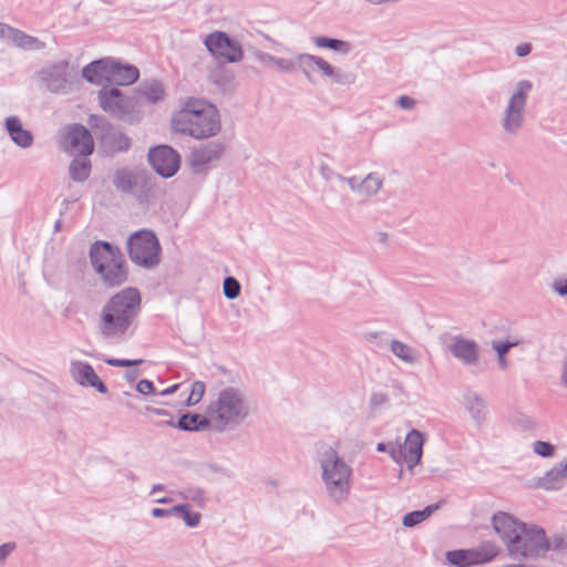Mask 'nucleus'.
<instances>
[{
    "label": "nucleus",
    "mask_w": 567,
    "mask_h": 567,
    "mask_svg": "<svg viewBox=\"0 0 567 567\" xmlns=\"http://www.w3.org/2000/svg\"><path fill=\"white\" fill-rule=\"evenodd\" d=\"M292 69L287 73L296 72L300 70L303 75L311 81L312 72L317 68V55L309 53H298L293 58H289Z\"/></svg>",
    "instance_id": "7c9ffc66"
},
{
    "label": "nucleus",
    "mask_w": 567,
    "mask_h": 567,
    "mask_svg": "<svg viewBox=\"0 0 567 567\" xmlns=\"http://www.w3.org/2000/svg\"><path fill=\"white\" fill-rule=\"evenodd\" d=\"M533 451L542 457H551L555 454V446L549 442L535 441L533 443Z\"/></svg>",
    "instance_id": "37998d69"
},
{
    "label": "nucleus",
    "mask_w": 567,
    "mask_h": 567,
    "mask_svg": "<svg viewBox=\"0 0 567 567\" xmlns=\"http://www.w3.org/2000/svg\"><path fill=\"white\" fill-rule=\"evenodd\" d=\"M138 75L140 72L136 66L130 64H122L121 62L113 59L111 84L130 85L138 79Z\"/></svg>",
    "instance_id": "bb28decb"
},
{
    "label": "nucleus",
    "mask_w": 567,
    "mask_h": 567,
    "mask_svg": "<svg viewBox=\"0 0 567 567\" xmlns=\"http://www.w3.org/2000/svg\"><path fill=\"white\" fill-rule=\"evenodd\" d=\"M39 84L52 94H68L73 90L76 68L70 60L44 64L35 73Z\"/></svg>",
    "instance_id": "0eeeda50"
},
{
    "label": "nucleus",
    "mask_w": 567,
    "mask_h": 567,
    "mask_svg": "<svg viewBox=\"0 0 567 567\" xmlns=\"http://www.w3.org/2000/svg\"><path fill=\"white\" fill-rule=\"evenodd\" d=\"M551 288L558 296H567V277L556 278L551 284Z\"/></svg>",
    "instance_id": "8fccbe9b"
},
{
    "label": "nucleus",
    "mask_w": 567,
    "mask_h": 567,
    "mask_svg": "<svg viewBox=\"0 0 567 567\" xmlns=\"http://www.w3.org/2000/svg\"><path fill=\"white\" fill-rule=\"evenodd\" d=\"M207 79L223 92H229L234 87L235 75L224 63L210 68Z\"/></svg>",
    "instance_id": "cd10ccee"
},
{
    "label": "nucleus",
    "mask_w": 567,
    "mask_h": 567,
    "mask_svg": "<svg viewBox=\"0 0 567 567\" xmlns=\"http://www.w3.org/2000/svg\"><path fill=\"white\" fill-rule=\"evenodd\" d=\"M97 100L101 109L115 118L130 123L140 120L138 100L134 95H125L117 87H103Z\"/></svg>",
    "instance_id": "6e6552de"
},
{
    "label": "nucleus",
    "mask_w": 567,
    "mask_h": 567,
    "mask_svg": "<svg viewBox=\"0 0 567 567\" xmlns=\"http://www.w3.org/2000/svg\"><path fill=\"white\" fill-rule=\"evenodd\" d=\"M184 499H189L202 504L204 502V491L198 487H190L181 493Z\"/></svg>",
    "instance_id": "c03bdc74"
},
{
    "label": "nucleus",
    "mask_w": 567,
    "mask_h": 567,
    "mask_svg": "<svg viewBox=\"0 0 567 567\" xmlns=\"http://www.w3.org/2000/svg\"><path fill=\"white\" fill-rule=\"evenodd\" d=\"M200 514L199 513H193L189 511V508H186L184 514L182 515V518L184 523L188 527H197L200 523Z\"/></svg>",
    "instance_id": "de8ad7c7"
},
{
    "label": "nucleus",
    "mask_w": 567,
    "mask_h": 567,
    "mask_svg": "<svg viewBox=\"0 0 567 567\" xmlns=\"http://www.w3.org/2000/svg\"><path fill=\"white\" fill-rule=\"evenodd\" d=\"M136 390L143 394V395H148V394H153L155 393V386L153 384L152 381L150 380H141L137 384H136Z\"/></svg>",
    "instance_id": "603ef678"
},
{
    "label": "nucleus",
    "mask_w": 567,
    "mask_h": 567,
    "mask_svg": "<svg viewBox=\"0 0 567 567\" xmlns=\"http://www.w3.org/2000/svg\"><path fill=\"white\" fill-rule=\"evenodd\" d=\"M561 381L567 388V357L565 358L563 362V370H561Z\"/></svg>",
    "instance_id": "e2e57ef3"
},
{
    "label": "nucleus",
    "mask_w": 567,
    "mask_h": 567,
    "mask_svg": "<svg viewBox=\"0 0 567 567\" xmlns=\"http://www.w3.org/2000/svg\"><path fill=\"white\" fill-rule=\"evenodd\" d=\"M378 452H388L391 458L399 463L398 457V446L394 443H378L377 444Z\"/></svg>",
    "instance_id": "09e8293b"
},
{
    "label": "nucleus",
    "mask_w": 567,
    "mask_h": 567,
    "mask_svg": "<svg viewBox=\"0 0 567 567\" xmlns=\"http://www.w3.org/2000/svg\"><path fill=\"white\" fill-rule=\"evenodd\" d=\"M213 430L229 431L245 423L254 413V405L247 389L238 384H220L207 406Z\"/></svg>",
    "instance_id": "7ed1b4c3"
},
{
    "label": "nucleus",
    "mask_w": 567,
    "mask_h": 567,
    "mask_svg": "<svg viewBox=\"0 0 567 567\" xmlns=\"http://www.w3.org/2000/svg\"><path fill=\"white\" fill-rule=\"evenodd\" d=\"M130 259L144 268H154L161 262V245L152 230L142 229L127 239Z\"/></svg>",
    "instance_id": "1a4fd4ad"
},
{
    "label": "nucleus",
    "mask_w": 567,
    "mask_h": 567,
    "mask_svg": "<svg viewBox=\"0 0 567 567\" xmlns=\"http://www.w3.org/2000/svg\"><path fill=\"white\" fill-rule=\"evenodd\" d=\"M333 179L341 182V183H346L349 186V181L353 179V176H343L336 171V176H333Z\"/></svg>",
    "instance_id": "052dcab7"
},
{
    "label": "nucleus",
    "mask_w": 567,
    "mask_h": 567,
    "mask_svg": "<svg viewBox=\"0 0 567 567\" xmlns=\"http://www.w3.org/2000/svg\"><path fill=\"white\" fill-rule=\"evenodd\" d=\"M178 386H179L178 384H174V385H172V386H169V388H167V389L163 390V391L161 392V395H168V394H172V393H174V392L178 389Z\"/></svg>",
    "instance_id": "0e129e2a"
},
{
    "label": "nucleus",
    "mask_w": 567,
    "mask_h": 567,
    "mask_svg": "<svg viewBox=\"0 0 567 567\" xmlns=\"http://www.w3.org/2000/svg\"><path fill=\"white\" fill-rule=\"evenodd\" d=\"M150 411H152L153 413H155L157 415H162V416L169 415V412L166 410H163V409H150Z\"/></svg>",
    "instance_id": "774afa93"
},
{
    "label": "nucleus",
    "mask_w": 567,
    "mask_h": 567,
    "mask_svg": "<svg viewBox=\"0 0 567 567\" xmlns=\"http://www.w3.org/2000/svg\"><path fill=\"white\" fill-rule=\"evenodd\" d=\"M532 90L529 81H519L502 115V128L508 136H517L525 123L526 104Z\"/></svg>",
    "instance_id": "9d476101"
},
{
    "label": "nucleus",
    "mask_w": 567,
    "mask_h": 567,
    "mask_svg": "<svg viewBox=\"0 0 567 567\" xmlns=\"http://www.w3.org/2000/svg\"><path fill=\"white\" fill-rule=\"evenodd\" d=\"M147 157L151 166L162 177H172L179 168V155L171 146L153 147L148 151Z\"/></svg>",
    "instance_id": "2eb2a0df"
},
{
    "label": "nucleus",
    "mask_w": 567,
    "mask_h": 567,
    "mask_svg": "<svg viewBox=\"0 0 567 567\" xmlns=\"http://www.w3.org/2000/svg\"><path fill=\"white\" fill-rule=\"evenodd\" d=\"M142 297L136 288H125L113 295L101 308L97 330L105 340L123 339L136 321Z\"/></svg>",
    "instance_id": "f03ea898"
},
{
    "label": "nucleus",
    "mask_w": 567,
    "mask_h": 567,
    "mask_svg": "<svg viewBox=\"0 0 567 567\" xmlns=\"http://www.w3.org/2000/svg\"><path fill=\"white\" fill-rule=\"evenodd\" d=\"M9 42L27 51H41L45 48L43 41L16 28L12 31Z\"/></svg>",
    "instance_id": "c756f323"
},
{
    "label": "nucleus",
    "mask_w": 567,
    "mask_h": 567,
    "mask_svg": "<svg viewBox=\"0 0 567 567\" xmlns=\"http://www.w3.org/2000/svg\"><path fill=\"white\" fill-rule=\"evenodd\" d=\"M440 508V503L427 505L425 508L421 511H414L411 513H408L403 516L402 524L405 527H414L417 524L425 520L427 517H430L436 509Z\"/></svg>",
    "instance_id": "72a5a7b5"
},
{
    "label": "nucleus",
    "mask_w": 567,
    "mask_h": 567,
    "mask_svg": "<svg viewBox=\"0 0 567 567\" xmlns=\"http://www.w3.org/2000/svg\"><path fill=\"white\" fill-rule=\"evenodd\" d=\"M499 554V547L493 542H483L471 549L449 550L445 558L455 567H468L492 561Z\"/></svg>",
    "instance_id": "4468645a"
},
{
    "label": "nucleus",
    "mask_w": 567,
    "mask_h": 567,
    "mask_svg": "<svg viewBox=\"0 0 567 567\" xmlns=\"http://www.w3.org/2000/svg\"><path fill=\"white\" fill-rule=\"evenodd\" d=\"M396 103L403 110H412L416 104L415 100L408 95L400 96Z\"/></svg>",
    "instance_id": "5fc2aeb1"
},
{
    "label": "nucleus",
    "mask_w": 567,
    "mask_h": 567,
    "mask_svg": "<svg viewBox=\"0 0 567 567\" xmlns=\"http://www.w3.org/2000/svg\"><path fill=\"white\" fill-rule=\"evenodd\" d=\"M113 185L124 194L135 196L144 200L152 193L155 183L154 177L143 168H120L113 175Z\"/></svg>",
    "instance_id": "9b49d317"
},
{
    "label": "nucleus",
    "mask_w": 567,
    "mask_h": 567,
    "mask_svg": "<svg viewBox=\"0 0 567 567\" xmlns=\"http://www.w3.org/2000/svg\"><path fill=\"white\" fill-rule=\"evenodd\" d=\"M313 43L318 48L330 49V50H333V51H337V52H340L343 54L349 53L351 50V45L349 42H346V41L339 40V39L327 38V37H316L313 39Z\"/></svg>",
    "instance_id": "e433bc0d"
},
{
    "label": "nucleus",
    "mask_w": 567,
    "mask_h": 567,
    "mask_svg": "<svg viewBox=\"0 0 567 567\" xmlns=\"http://www.w3.org/2000/svg\"><path fill=\"white\" fill-rule=\"evenodd\" d=\"M545 543H546V545L544 546L545 547L544 554L548 550H554V551H566L567 550V539L565 537H563L561 535H555L550 539H548L545 536Z\"/></svg>",
    "instance_id": "ea45409f"
},
{
    "label": "nucleus",
    "mask_w": 567,
    "mask_h": 567,
    "mask_svg": "<svg viewBox=\"0 0 567 567\" xmlns=\"http://www.w3.org/2000/svg\"><path fill=\"white\" fill-rule=\"evenodd\" d=\"M164 94L165 91L163 84L159 81H152L144 83L135 96L137 97L140 105L142 100H146L150 103H156L163 100Z\"/></svg>",
    "instance_id": "2f4dec72"
},
{
    "label": "nucleus",
    "mask_w": 567,
    "mask_h": 567,
    "mask_svg": "<svg viewBox=\"0 0 567 567\" xmlns=\"http://www.w3.org/2000/svg\"><path fill=\"white\" fill-rule=\"evenodd\" d=\"M69 173L74 182H84L91 173V162L86 158H74L69 167Z\"/></svg>",
    "instance_id": "f704fd0d"
},
{
    "label": "nucleus",
    "mask_w": 567,
    "mask_h": 567,
    "mask_svg": "<svg viewBox=\"0 0 567 567\" xmlns=\"http://www.w3.org/2000/svg\"><path fill=\"white\" fill-rule=\"evenodd\" d=\"M152 516L156 518L168 517L167 509L155 507L152 509Z\"/></svg>",
    "instance_id": "bf43d9fd"
},
{
    "label": "nucleus",
    "mask_w": 567,
    "mask_h": 567,
    "mask_svg": "<svg viewBox=\"0 0 567 567\" xmlns=\"http://www.w3.org/2000/svg\"><path fill=\"white\" fill-rule=\"evenodd\" d=\"M189 504H178V505H175L173 506L172 508H168L167 512H168V516H172V515H183L185 509L186 508H189Z\"/></svg>",
    "instance_id": "4d7b16f0"
},
{
    "label": "nucleus",
    "mask_w": 567,
    "mask_h": 567,
    "mask_svg": "<svg viewBox=\"0 0 567 567\" xmlns=\"http://www.w3.org/2000/svg\"><path fill=\"white\" fill-rule=\"evenodd\" d=\"M254 58L265 65H275L279 71L286 72L292 69L289 58H277L260 50L252 51Z\"/></svg>",
    "instance_id": "473e14b6"
},
{
    "label": "nucleus",
    "mask_w": 567,
    "mask_h": 567,
    "mask_svg": "<svg viewBox=\"0 0 567 567\" xmlns=\"http://www.w3.org/2000/svg\"><path fill=\"white\" fill-rule=\"evenodd\" d=\"M205 388L206 386H205L204 382L195 381L192 384V390H190L189 396L186 401V404L188 406H190V405H195L196 403H198L205 393Z\"/></svg>",
    "instance_id": "79ce46f5"
},
{
    "label": "nucleus",
    "mask_w": 567,
    "mask_h": 567,
    "mask_svg": "<svg viewBox=\"0 0 567 567\" xmlns=\"http://www.w3.org/2000/svg\"><path fill=\"white\" fill-rule=\"evenodd\" d=\"M6 128L14 144L22 148H28L33 144V135L30 131L24 130L22 122L18 116H9L6 118Z\"/></svg>",
    "instance_id": "a878e982"
},
{
    "label": "nucleus",
    "mask_w": 567,
    "mask_h": 567,
    "mask_svg": "<svg viewBox=\"0 0 567 567\" xmlns=\"http://www.w3.org/2000/svg\"><path fill=\"white\" fill-rule=\"evenodd\" d=\"M567 480V463H559L547 471L538 481V487L545 491H559Z\"/></svg>",
    "instance_id": "393cba45"
},
{
    "label": "nucleus",
    "mask_w": 567,
    "mask_h": 567,
    "mask_svg": "<svg viewBox=\"0 0 567 567\" xmlns=\"http://www.w3.org/2000/svg\"><path fill=\"white\" fill-rule=\"evenodd\" d=\"M223 292L227 299H236L240 293V284L234 277H226L223 284Z\"/></svg>",
    "instance_id": "58836bf2"
},
{
    "label": "nucleus",
    "mask_w": 567,
    "mask_h": 567,
    "mask_svg": "<svg viewBox=\"0 0 567 567\" xmlns=\"http://www.w3.org/2000/svg\"><path fill=\"white\" fill-rule=\"evenodd\" d=\"M17 545L13 542L4 543L0 546V567H2L7 558L13 553Z\"/></svg>",
    "instance_id": "3c124183"
},
{
    "label": "nucleus",
    "mask_w": 567,
    "mask_h": 567,
    "mask_svg": "<svg viewBox=\"0 0 567 567\" xmlns=\"http://www.w3.org/2000/svg\"><path fill=\"white\" fill-rule=\"evenodd\" d=\"M104 361H105V363H107L111 367H123V368L138 365L144 362V360H142V359L128 360V359H113V358L105 359Z\"/></svg>",
    "instance_id": "49530a36"
},
{
    "label": "nucleus",
    "mask_w": 567,
    "mask_h": 567,
    "mask_svg": "<svg viewBox=\"0 0 567 567\" xmlns=\"http://www.w3.org/2000/svg\"><path fill=\"white\" fill-rule=\"evenodd\" d=\"M318 171L321 178L326 182L333 181V176H336V169L326 161H320Z\"/></svg>",
    "instance_id": "a18cd8bd"
},
{
    "label": "nucleus",
    "mask_w": 567,
    "mask_h": 567,
    "mask_svg": "<svg viewBox=\"0 0 567 567\" xmlns=\"http://www.w3.org/2000/svg\"><path fill=\"white\" fill-rule=\"evenodd\" d=\"M225 152V144L219 141H212L192 150L188 155V163L196 172H203L205 166L221 158Z\"/></svg>",
    "instance_id": "f3484780"
},
{
    "label": "nucleus",
    "mask_w": 567,
    "mask_h": 567,
    "mask_svg": "<svg viewBox=\"0 0 567 567\" xmlns=\"http://www.w3.org/2000/svg\"><path fill=\"white\" fill-rule=\"evenodd\" d=\"M70 374L72 379L82 386L95 388L97 392L102 394L107 392V386L101 381L93 367L87 362L72 361L70 364Z\"/></svg>",
    "instance_id": "412c9836"
},
{
    "label": "nucleus",
    "mask_w": 567,
    "mask_h": 567,
    "mask_svg": "<svg viewBox=\"0 0 567 567\" xmlns=\"http://www.w3.org/2000/svg\"><path fill=\"white\" fill-rule=\"evenodd\" d=\"M138 374H140V370H131V371H126V372H125V378H126L130 382H132V381H134V380H136V379H137Z\"/></svg>",
    "instance_id": "680f3d73"
},
{
    "label": "nucleus",
    "mask_w": 567,
    "mask_h": 567,
    "mask_svg": "<svg viewBox=\"0 0 567 567\" xmlns=\"http://www.w3.org/2000/svg\"><path fill=\"white\" fill-rule=\"evenodd\" d=\"M317 69L322 72L323 76L329 78L337 84L349 85L354 82V76L352 74L333 68L330 63L320 56H317Z\"/></svg>",
    "instance_id": "c85d7f7f"
},
{
    "label": "nucleus",
    "mask_w": 567,
    "mask_h": 567,
    "mask_svg": "<svg viewBox=\"0 0 567 567\" xmlns=\"http://www.w3.org/2000/svg\"><path fill=\"white\" fill-rule=\"evenodd\" d=\"M388 402V395L382 392L372 393L370 398V404L373 408L381 406Z\"/></svg>",
    "instance_id": "864d4df0"
},
{
    "label": "nucleus",
    "mask_w": 567,
    "mask_h": 567,
    "mask_svg": "<svg viewBox=\"0 0 567 567\" xmlns=\"http://www.w3.org/2000/svg\"><path fill=\"white\" fill-rule=\"evenodd\" d=\"M321 478L328 496L333 503L340 504L348 499L352 467L331 446L319 454Z\"/></svg>",
    "instance_id": "39448f33"
},
{
    "label": "nucleus",
    "mask_w": 567,
    "mask_h": 567,
    "mask_svg": "<svg viewBox=\"0 0 567 567\" xmlns=\"http://www.w3.org/2000/svg\"><path fill=\"white\" fill-rule=\"evenodd\" d=\"M13 29L14 28L0 22V39L9 41Z\"/></svg>",
    "instance_id": "6e6d98bb"
},
{
    "label": "nucleus",
    "mask_w": 567,
    "mask_h": 567,
    "mask_svg": "<svg viewBox=\"0 0 567 567\" xmlns=\"http://www.w3.org/2000/svg\"><path fill=\"white\" fill-rule=\"evenodd\" d=\"M90 261L106 288H116L127 281L128 274L120 248L107 241H95L90 248Z\"/></svg>",
    "instance_id": "423d86ee"
},
{
    "label": "nucleus",
    "mask_w": 567,
    "mask_h": 567,
    "mask_svg": "<svg viewBox=\"0 0 567 567\" xmlns=\"http://www.w3.org/2000/svg\"><path fill=\"white\" fill-rule=\"evenodd\" d=\"M383 185L384 177L377 172H371L362 178L353 176V179L349 181V189L362 203L377 196Z\"/></svg>",
    "instance_id": "dca6fc26"
},
{
    "label": "nucleus",
    "mask_w": 567,
    "mask_h": 567,
    "mask_svg": "<svg viewBox=\"0 0 567 567\" xmlns=\"http://www.w3.org/2000/svg\"><path fill=\"white\" fill-rule=\"evenodd\" d=\"M532 45L529 43H522L516 47L515 52L518 56L523 58L530 53Z\"/></svg>",
    "instance_id": "13d9d810"
},
{
    "label": "nucleus",
    "mask_w": 567,
    "mask_h": 567,
    "mask_svg": "<svg viewBox=\"0 0 567 567\" xmlns=\"http://www.w3.org/2000/svg\"><path fill=\"white\" fill-rule=\"evenodd\" d=\"M172 128L195 140L216 136L221 128L219 112L204 99L188 97L173 115Z\"/></svg>",
    "instance_id": "20e7f679"
},
{
    "label": "nucleus",
    "mask_w": 567,
    "mask_h": 567,
    "mask_svg": "<svg viewBox=\"0 0 567 567\" xmlns=\"http://www.w3.org/2000/svg\"><path fill=\"white\" fill-rule=\"evenodd\" d=\"M449 352L466 367H474L480 362L481 351L478 344L463 336H454L447 344Z\"/></svg>",
    "instance_id": "6ab92c4d"
},
{
    "label": "nucleus",
    "mask_w": 567,
    "mask_h": 567,
    "mask_svg": "<svg viewBox=\"0 0 567 567\" xmlns=\"http://www.w3.org/2000/svg\"><path fill=\"white\" fill-rule=\"evenodd\" d=\"M424 435L419 430H411L404 440V444L398 443V457L399 463L404 458L408 468L412 470L421 462L423 455Z\"/></svg>",
    "instance_id": "aec40b11"
},
{
    "label": "nucleus",
    "mask_w": 567,
    "mask_h": 567,
    "mask_svg": "<svg viewBox=\"0 0 567 567\" xmlns=\"http://www.w3.org/2000/svg\"><path fill=\"white\" fill-rule=\"evenodd\" d=\"M112 61L113 58H103L89 63L82 69L83 79L96 85L111 83Z\"/></svg>",
    "instance_id": "4be33fe9"
},
{
    "label": "nucleus",
    "mask_w": 567,
    "mask_h": 567,
    "mask_svg": "<svg viewBox=\"0 0 567 567\" xmlns=\"http://www.w3.org/2000/svg\"><path fill=\"white\" fill-rule=\"evenodd\" d=\"M167 424L171 426H176L182 431H205L208 429L213 430V421L212 416L197 414V413H185L183 414L177 424H174L173 419L167 421Z\"/></svg>",
    "instance_id": "b1692460"
},
{
    "label": "nucleus",
    "mask_w": 567,
    "mask_h": 567,
    "mask_svg": "<svg viewBox=\"0 0 567 567\" xmlns=\"http://www.w3.org/2000/svg\"><path fill=\"white\" fill-rule=\"evenodd\" d=\"M390 349L395 357L406 363L413 364L417 361L416 350L399 340H392Z\"/></svg>",
    "instance_id": "c9c22d12"
},
{
    "label": "nucleus",
    "mask_w": 567,
    "mask_h": 567,
    "mask_svg": "<svg viewBox=\"0 0 567 567\" xmlns=\"http://www.w3.org/2000/svg\"><path fill=\"white\" fill-rule=\"evenodd\" d=\"M519 344V341L518 340H513V341H493L492 342V348L497 352V361H498V364L499 367L505 370L507 368V360H506V354L508 353V351L518 346Z\"/></svg>",
    "instance_id": "4c0bfd02"
},
{
    "label": "nucleus",
    "mask_w": 567,
    "mask_h": 567,
    "mask_svg": "<svg viewBox=\"0 0 567 567\" xmlns=\"http://www.w3.org/2000/svg\"><path fill=\"white\" fill-rule=\"evenodd\" d=\"M89 124L107 153L126 152L131 147V138L115 128L104 116L91 115Z\"/></svg>",
    "instance_id": "ddd939ff"
},
{
    "label": "nucleus",
    "mask_w": 567,
    "mask_h": 567,
    "mask_svg": "<svg viewBox=\"0 0 567 567\" xmlns=\"http://www.w3.org/2000/svg\"><path fill=\"white\" fill-rule=\"evenodd\" d=\"M491 522L512 558L528 559L544 555L546 543L542 527L527 525L506 512L495 513Z\"/></svg>",
    "instance_id": "f257e3e1"
},
{
    "label": "nucleus",
    "mask_w": 567,
    "mask_h": 567,
    "mask_svg": "<svg viewBox=\"0 0 567 567\" xmlns=\"http://www.w3.org/2000/svg\"><path fill=\"white\" fill-rule=\"evenodd\" d=\"M462 403L476 425L481 426L486 421L487 404L481 394L466 390L463 394Z\"/></svg>",
    "instance_id": "5701e85b"
},
{
    "label": "nucleus",
    "mask_w": 567,
    "mask_h": 567,
    "mask_svg": "<svg viewBox=\"0 0 567 567\" xmlns=\"http://www.w3.org/2000/svg\"><path fill=\"white\" fill-rule=\"evenodd\" d=\"M512 424L522 431L533 430L537 426V423L530 416L525 414L514 415L512 419Z\"/></svg>",
    "instance_id": "a19ab883"
},
{
    "label": "nucleus",
    "mask_w": 567,
    "mask_h": 567,
    "mask_svg": "<svg viewBox=\"0 0 567 567\" xmlns=\"http://www.w3.org/2000/svg\"><path fill=\"white\" fill-rule=\"evenodd\" d=\"M165 486L163 484H156L152 487L150 495H155L157 492H163Z\"/></svg>",
    "instance_id": "69168bd1"
},
{
    "label": "nucleus",
    "mask_w": 567,
    "mask_h": 567,
    "mask_svg": "<svg viewBox=\"0 0 567 567\" xmlns=\"http://www.w3.org/2000/svg\"><path fill=\"white\" fill-rule=\"evenodd\" d=\"M64 148L72 154L87 156L94 150L92 134L83 125L74 124L68 128Z\"/></svg>",
    "instance_id": "a211bd4d"
},
{
    "label": "nucleus",
    "mask_w": 567,
    "mask_h": 567,
    "mask_svg": "<svg viewBox=\"0 0 567 567\" xmlns=\"http://www.w3.org/2000/svg\"><path fill=\"white\" fill-rule=\"evenodd\" d=\"M204 45L218 63H237L244 58L240 42L224 31H214L207 34Z\"/></svg>",
    "instance_id": "f8f14e48"
},
{
    "label": "nucleus",
    "mask_w": 567,
    "mask_h": 567,
    "mask_svg": "<svg viewBox=\"0 0 567 567\" xmlns=\"http://www.w3.org/2000/svg\"><path fill=\"white\" fill-rule=\"evenodd\" d=\"M155 502L158 503V504H169V503L173 502V498L167 497V496H163V497L156 498Z\"/></svg>",
    "instance_id": "338daca9"
}]
</instances>
